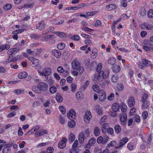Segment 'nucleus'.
I'll return each instance as SVG.
<instances>
[{"label":"nucleus","mask_w":153,"mask_h":153,"mask_svg":"<svg viewBox=\"0 0 153 153\" xmlns=\"http://www.w3.org/2000/svg\"><path fill=\"white\" fill-rule=\"evenodd\" d=\"M54 33L56 34L59 37L61 38H63L66 35L64 33L61 32H56Z\"/></svg>","instance_id":"a19ab883"},{"label":"nucleus","mask_w":153,"mask_h":153,"mask_svg":"<svg viewBox=\"0 0 153 153\" xmlns=\"http://www.w3.org/2000/svg\"><path fill=\"white\" fill-rule=\"evenodd\" d=\"M11 149L10 147L7 146L4 147L2 150L3 153H10Z\"/></svg>","instance_id":"a878e982"},{"label":"nucleus","mask_w":153,"mask_h":153,"mask_svg":"<svg viewBox=\"0 0 153 153\" xmlns=\"http://www.w3.org/2000/svg\"><path fill=\"white\" fill-rule=\"evenodd\" d=\"M75 125V123L73 120H71L68 123V126L70 128H72L74 127Z\"/></svg>","instance_id":"e433bc0d"},{"label":"nucleus","mask_w":153,"mask_h":153,"mask_svg":"<svg viewBox=\"0 0 153 153\" xmlns=\"http://www.w3.org/2000/svg\"><path fill=\"white\" fill-rule=\"evenodd\" d=\"M146 11L144 8H142L140 9L139 12V14L140 16H143L146 14Z\"/></svg>","instance_id":"c03bdc74"},{"label":"nucleus","mask_w":153,"mask_h":153,"mask_svg":"<svg viewBox=\"0 0 153 153\" xmlns=\"http://www.w3.org/2000/svg\"><path fill=\"white\" fill-rule=\"evenodd\" d=\"M65 47V44L63 43H61L57 45V48L59 50L63 49Z\"/></svg>","instance_id":"f704fd0d"},{"label":"nucleus","mask_w":153,"mask_h":153,"mask_svg":"<svg viewBox=\"0 0 153 153\" xmlns=\"http://www.w3.org/2000/svg\"><path fill=\"white\" fill-rule=\"evenodd\" d=\"M51 69L49 68H44L42 71H38L40 74L45 76V78H47L48 76L51 74Z\"/></svg>","instance_id":"7ed1b4c3"},{"label":"nucleus","mask_w":153,"mask_h":153,"mask_svg":"<svg viewBox=\"0 0 153 153\" xmlns=\"http://www.w3.org/2000/svg\"><path fill=\"white\" fill-rule=\"evenodd\" d=\"M96 139L94 137L91 138L88 141V144L85 146V148H89L90 146H93L96 143Z\"/></svg>","instance_id":"ddd939ff"},{"label":"nucleus","mask_w":153,"mask_h":153,"mask_svg":"<svg viewBox=\"0 0 153 153\" xmlns=\"http://www.w3.org/2000/svg\"><path fill=\"white\" fill-rule=\"evenodd\" d=\"M91 132V129L88 128L85 130V132H80L78 137L79 142L81 143H83L85 139L89 136Z\"/></svg>","instance_id":"f257e3e1"},{"label":"nucleus","mask_w":153,"mask_h":153,"mask_svg":"<svg viewBox=\"0 0 153 153\" xmlns=\"http://www.w3.org/2000/svg\"><path fill=\"white\" fill-rule=\"evenodd\" d=\"M46 81L48 82L50 85H52L53 82V79L51 78H46Z\"/></svg>","instance_id":"052dcab7"},{"label":"nucleus","mask_w":153,"mask_h":153,"mask_svg":"<svg viewBox=\"0 0 153 153\" xmlns=\"http://www.w3.org/2000/svg\"><path fill=\"white\" fill-rule=\"evenodd\" d=\"M128 104L129 107L133 106L135 103V102L134 98L133 97H131L127 100Z\"/></svg>","instance_id":"2eb2a0df"},{"label":"nucleus","mask_w":153,"mask_h":153,"mask_svg":"<svg viewBox=\"0 0 153 153\" xmlns=\"http://www.w3.org/2000/svg\"><path fill=\"white\" fill-rule=\"evenodd\" d=\"M80 151V149L78 148L72 147V149L70 151V153H79Z\"/></svg>","instance_id":"72a5a7b5"},{"label":"nucleus","mask_w":153,"mask_h":153,"mask_svg":"<svg viewBox=\"0 0 153 153\" xmlns=\"http://www.w3.org/2000/svg\"><path fill=\"white\" fill-rule=\"evenodd\" d=\"M52 52L53 55L57 58H59L61 55L60 51L56 49L53 50Z\"/></svg>","instance_id":"f3484780"},{"label":"nucleus","mask_w":153,"mask_h":153,"mask_svg":"<svg viewBox=\"0 0 153 153\" xmlns=\"http://www.w3.org/2000/svg\"><path fill=\"white\" fill-rule=\"evenodd\" d=\"M116 143H117L116 141L112 140L109 143L108 146L109 147H113L116 144Z\"/></svg>","instance_id":"09e8293b"},{"label":"nucleus","mask_w":153,"mask_h":153,"mask_svg":"<svg viewBox=\"0 0 153 153\" xmlns=\"http://www.w3.org/2000/svg\"><path fill=\"white\" fill-rule=\"evenodd\" d=\"M112 71L114 73H117L120 70V68L119 65H115L111 67Z\"/></svg>","instance_id":"4be33fe9"},{"label":"nucleus","mask_w":153,"mask_h":153,"mask_svg":"<svg viewBox=\"0 0 153 153\" xmlns=\"http://www.w3.org/2000/svg\"><path fill=\"white\" fill-rule=\"evenodd\" d=\"M67 140V139L66 138L63 137L62 138V140L59 143L58 145L59 147L61 149L65 148L66 146Z\"/></svg>","instance_id":"4468645a"},{"label":"nucleus","mask_w":153,"mask_h":153,"mask_svg":"<svg viewBox=\"0 0 153 153\" xmlns=\"http://www.w3.org/2000/svg\"><path fill=\"white\" fill-rule=\"evenodd\" d=\"M116 8V6L115 4L108 5L106 6V10L107 11H110Z\"/></svg>","instance_id":"412c9836"},{"label":"nucleus","mask_w":153,"mask_h":153,"mask_svg":"<svg viewBox=\"0 0 153 153\" xmlns=\"http://www.w3.org/2000/svg\"><path fill=\"white\" fill-rule=\"evenodd\" d=\"M119 105L117 103H114L112 105V109L114 112L117 111L119 109Z\"/></svg>","instance_id":"393cba45"},{"label":"nucleus","mask_w":153,"mask_h":153,"mask_svg":"<svg viewBox=\"0 0 153 153\" xmlns=\"http://www.w3.org/2000/svg\"><path fill=\"white\" fill-rule=\"evenodd\" d=\"M134 120L137 123L139 122L140 121V117L139 115H136L134 117Z\"/></svg>","instance_id":"774afa93"},{"label":"nucleus","mask_w":153,"mask_h":153,"mask_svg":"<svg viewBox=\"0 0 153 153\" xmlns=\"http://www.w3.org/2000/svg\"><path fill=\"white\" fill-rule=\"evenodd\" d=\"M97 55V53L96 52V49H94L92 51L91 54V57L93 59H94L96 57Z\"/></svg>","instance_id":"49530a36"},{"label":"nucleus","mask_w":153,"mask_h":153,"mask_svg":"<svg viewBox=\"0 0 153 153\" xmlns=\"http://www.w3.org/2000/svg\"><path fill=\"white\" fill-rule=\"evenodd\" d=\"M28 59L30 61V65L32 67H36L39 65V60L38 59L35 58L33 57H30Z\"/></svg>","instance_id":"39448f33"},{"label":"nucleus","mask_w":153,"mask_h":153,"mask_svg":"<svg viewBox=\"0 0 153 153\" xmlns=\"http://www.w3.org/2000/svg\"><path fill=\"white\" fill-rule=\"evenodd\" d=\"M127 119V115L126 113H122L120 115V123L123 125L126 124L125 122Z\"/></svg>","instance_id":"9b49d317"},{"label":"nucleus","mask_w":153,"mask_h":153,"mask_svg":"<svg viewBox=\"0 0 153 153\" xmlns=\"http://www.w3.org/2000/svg\"><path fill=\"white\" fill-rule=\"evenodd\" d=\"M72 66L74 69L78 70L80 74H81L84 71V68L80 66V63L77 60H74L72 62Z\"/></svg>","instance_id":"f03ea898"},{"label":"nucleus","mask_w":153,"mask_h":153,"mask_svg":"<svg viewBox=\"0 0 153 153\" xmlns=\"http://www.w3.org/2000/svg\"><path fill=\"white\" fill-rule=\"evenodd\" d=\"M148 16L149 18L153 17V10L150 9L147 13Z\"/></svg>","instance_id":"8fccbe9b"},{"label":"nucleus","mask_w":153,"mask_h":153,"mask_svg":"<svg viewBox=\"0 0 153 153\" xmlns=\"http://www.w3.org/2000/svg\"><path fill=\"white\" fill-rule=\"evenodd\" d=\"M117 87L119 90L120 91H122L124 88L123 85L121 83L117 84Z\"/></svg>","instance_id":"3c124183"},{"label":"nucleus","mask_w":153,"mask_h":153,"mask_svg":"<svg viewBox=\"0 0 153 153\" xmlns=\"http://www.w3.org/2000/svg\"><path fill=\"white\" fill-rule=\"evenodd\" d=\"M25 29H19L13 31L12 33L14 34H17L19 33H21L24 31Z\"/></svg>","instance_id":"37998d69"},{"label":"nucleus","mask_w":153,"mask_h":153,"mask_svg":"<svg viewBox=\"0 0 153 153\" xmlns=\"http://www.w3.org/2000/svg\"><path fill=\"white\" fill-rule=\"evenodd\" d=\"M23 134L22 130V128L19 127L18 131V134L19 136H22Z\"/></svg>","instance_id":"4d7b16f0"},{"label":"nucleus","mask_w":153,"mask_h":153,"mask_svg":"<svg viewBox=\"0 0 153 153\" xmlns=\"http://www.w3.org/2000/svg\"><path fill=\"white\" fill-rule=\"evenodd\" d=\"M39 26L36 27L37 29L41 30L42 28H44V22L42 21H41L39 23Z\"/></svg>","instance_id":"c9c22d12"},{"label":"nucleus","mask_w":153,"mask_h":153,"mask_svg":"<svg viewBox=\"0 0 153 153\" xmlns=\"http://www.w3.org/2000/svg\"><path fill=\"white\" fill-rule=\"evenodd\" d=\"M121 107H120L121 110L122 112L126 111L127 109V105L123 103H122L121 104Z\"/></svg>","instance_id":"c85d7f7f"},{"label":"nucleus","mask_w":153,"mask_h":153,"mask_svg":"<svg viewBox=\"0 0 153 153\" xmlns=\"http://www.w3.org/2000/svg\"><path fill=\"white\" fill-rule=\"evenodd\" d=\"M99 94V96H106V94L105 92L103 90H99L97 92Z\"/></svg>","instance_id":"e2e57ef3"},{"label":"nucleus","mask_w":153,"mask_h":153,"mask_svg":"<svg viewBox=\"0 0 153 153\" xmlns=\"http://www.w3.org/2000/svg\"><path fill=\"white\" fill-rule=\"evenodd\" d=\"M16 112L15 111H13L9 113L7 116L8 118H11L15 116L16 115Z\"/></svg>","instance_id":"bf43d9fd"},{"label":"nucleus","mask_w":153,"mask_h":153,"mask_svg":"<svg viewBox=\"0 0 153 153\" xmlns=\"http://www.w3.org/2000/svg\"><path fill=\"white\" fill-rule=\"evenodd\" d=\"M59 109L62 114H64L65 113L66 109L64 106L62 105L60 106L59 107Z\"/></svg>","instance_id":"7c9ffc66"},{"label":"nucleus","mask_w":153,"mask_h":153,"mask_svg":"<svg viewBox=\"0 0 153 153\" xmlns=\"http://www.w3.org/2000/svg\"><path fill=\"white\" fill-rule=\"evenodd\" d=\"M25 91L23 89H17L14 90V92L16 95H22L24 94Z\"/></svg>","instance_id":"5701e85b"},{"label":"nucleus","mask_w":153,"mask_h":153,"mask_svg":"<svg viewBox=\"0 0 153 153\" xmlns=\"http://www.w3.org/2000/svg\"><path fill=\"white\" fill-rule=\"evenodd\" d=\"M109 127V125L108 123H105L103 124L101 128L102 131L103 133H106Z\"/></svg>","instance_id":"dca6fc26"},{"label":"nucleus","mask_w":153,"mask_h":153,"mask_svg":"<svg viewBox=\"0 0 153 153\" xmlns=\"http://www.w3.org/2000/svg\"><path fill=\"white\" fill-rule=\"evenodd\" d=\"M116 62V59L112 57L110 58L108 60V63L111 65H114Z\"/></svg>","instance_id":"473e14b6"},{"label":"nucleus","mask_w":153,"mask_h":153,"mask_svg":"<svg viewBox=\"0 0 153 153\" xmlns=\"http://www.w3.org/2000/svg\"><path fill=\"white\" fill-rule=\"evenodd\" d=\"M128 141V139L127 138L125 137L123 138L120 140L119 144L116 146V148L118 149L122 147L123 146L126 144Z\"/></svg>","instance_id":"1a4fd4ad"},{"label":"nucleus","mask_w":153,"mask_h":153,"mask_svg":"<svg viewBox=\"0 0 153 153\" xmlns=\"http://www.w3.org/2000/svg\"><path fill=\"white\" fill-rule=\"evenodd\" d=\"M98 73V76H100H100H103V77H104L105 78H106L108 75V72L106 74H105V75H104V72L102 71H100V72H99Z\"/></svg>","instance_id":"ea45409f"},{"label":"nucleus","mask_w":153,"mask_h":153,"mask_svg":"<svg viewBox=\"0 0 153 153\" xmlns=\"http://www.w3.org/2000/svg\"><path fill=\"white\" fill-rule=\"evenodd\" d=\"M92 88L94 91H96L97 92L99 91V87L97 85H94L92 86Z\"/></svg>","instance_id":"5fc2aeb1"},{"label":"nucleus","mask_w":153,"mask_h":153,"mask_svg":"<svg viewBox=\"0 0 153 153\" xmlns=\"http://www.w3.org/2000/svg\"><path fill=\"white\" fill-rule=\"evenodd\" d=\"M93 4V3H82L80 4L79 5V6L80 7H86L87 6H91Z\"/></svg>","instance_id":"58836bf2"},{"label":"nucleus","mask_w":153,"mask_h":153,"mask_svg":"<svg viewBox=\"0 0 153 153\" xmlns=\"http://www.w3.org/2000/svg\"><path fill=\"white\" fill-rule=\"evenodd\" d=\"M150 63L151 62L148 60L146 59L143 60V65L140 67V68L142 69H143L145 67H147L148 65H149Z\"/></svg>","instance_id":"a211bd4d"},{"label":"nucleus","mask_w":153,"mask_h":153,"mask_svg":"<svg viewBox=\"0 0 153 153\" xmlns=\"http://www.w3.org/2000/svg\"><path fill=\"white\" fill-rule=\"evenodd\" d=\"M46 151L47 153H53L54 151V149L52 147H49L47 148Z\"/></svg>","instance_id":"338daca9"},{"label":"nucleus","mask_w":153,"mask_h":153,"mask_svg":"<svg viewBox=\"0 0 153 153\" xmlns=\"http://www.w3.org/2000/svg\"><path fill=\"white\" fill-rule=\"evenodd\" d=\"M12 6L11 5L8 4H5L3 7V8L6 10H10Z\"/></svg>","instance_id":"a18cd8bd"},{"label":"nucleus","mask_w":153,"mask_h":153,"mask_svg":"<svg viewBox=\"0 0 153 153\" xmlns=\"http://www.w3.org/2000/svg\"><path fill=\"white\" fill-rule=\"evenodd\" d=\"M27 75V72L25 71H23L18 74V77L20 79H22L26 78Z\"/></svg>","instance_id":"aec40b11"},{"label":"nucleus","mask_w":153,"mask_h":153,"mask_svg":"<svg viewBox=\"0 0 153 153\" xmlns=\"http://www.w3.org/2000/svg\"><path fill=\"white\" fill-rule=\"evenodd\" d=\"M115 132L117 134H119L121 131V128L119 125H117L114 126Z\"/></svg>","instance_id":"2f4dec72"},{"label":"nucleus","mask_w":153,"mask_h":153,"mask_svg":"<svg viewBox=\"0 0 153 153\" xmlns=\"http://www.w3.org/2000/svg\"><path fill=\"white\" fill-rule=\"evenodd\" d=\"M57 71L60 73H62L64 71V69L61 66H59L57 68Z\"/></svg>","instance_id":"69168bd1"},{"label":"nucleus","mask_w":153,"mask_h":153,"mask_svg":"<svg viewBox=\"0 0 153 153\" xmlns=\"http://www.w3.org/2000/svg\"><path fill=\"white\" fill-rule=\"evenodd\" d=\"M67 117L70 119H75L76 117L75 111L73 109L70 110L68 113Z\"/></svg>","instance_id":"6e6552de"},{"label":"nucleus","mask_w":153,"mask_h":153,"mask_svg":"<svg viewBox=\"0 0 153 153\" xmlns=\"http://www.w3.org/2000/svg\"><path fill=\"white\" fill-rule=\"evenodd\" d=\"M118 78V77L117 74H114L112 75L111 77V81L113 82L116 83L117 82Z\"/></svg>","instance_id":"4c0bfd02"},{"label":"nucleus","mask_w":153,"mask_h":153,"mask_svg":"<svg viewBox=\"0 0 153 153\" xmlns=\"http://www.w3.org/2000/svg\"><path fill=\"white\" fill-rule=\"evenodd\" d=\"M56 88L54 86H52L49 89L50 92L52 94H53L55 93L56 91Z\"/></svg>","instance_id":"de8ad7c7"},{"label":"nucleus","mask_w":153,"mask_h":153,"mask_svg":"<svg viewBox=\"0 0 153 153\" xmlns=\"http://www.w3.org/2000/svg\"><path fill=\"white\" fill-rule=\"evenodd\" d=\"M92 117V114L91 111L89 110L86 111L83 117L84 122L86 123H88Z\"/></svg>","instance_id":"20e7f679"},{"label":"nucleus","mask_w":153,"mask_h":153,"mask_svg":"<svg viewBox=\"0 0 153 153\" xmlns=\"http://www.w3.org/2000/svg\"><path fill=\"white\" fill-rule=\"evenodd\" d=\"M102 65L101 63H99L97 65L96 69V71L97 72H99L100 70L102 69Z\"/></svg>","instance_id":"680f3d73"},{"label":"nucleus","mask_w":153,"mask_h":153,"mask_svg":"<svg viewBox=\"0 0 153 153\" xmlns=\"http://www.w3.org/2000/svg\"><path fill=\"white\" fill-rule=\"evenodd\" d=\"M147 99V96H143L142 99V101L143 103L142 105V108L143 109L147 108L149 104V102L145 100Z\"/></svg>","instance_id":"f8f14e48"},{"label":"nucleus","mask_w":153,"mask_h":153,"mask_svg":"<svg viewBox=\"0 0 153 153\" xmlns=\"http://www.w3.org/2000/svg\"><path fill=\"white\" fill-rule=\"evenodd\" d=\"M75 136L74 134L71 133L69 135L68 140L70 142H72L75 140Z\"/></svg>","instance_id":"cd10ccee"},{"label":"nucleus","mask_w":153,"mask_h":153,"mask_svg":"<svg viewBox=\"0 0 153 153\" xmlns=\"http://www.w3.org/2000/svg\"><path fill=\"white\" fill-rule=\"evenodd\" d=\"M40 126H39L37 125L33 127L31 129V131H32L33 133H35V134L37 132H39V131H38V130Z\"/></svg>","instance_id":"bb28decb"},{"label":"nucleus","mask_w":153,"mask_h":153,"mask_svg":"<svg viewBox=\"0 0 153 153\" xmlns=\"http://www.w3.org/2000/svg\"><path fill=\"white\" fill-rule=\"evenodd\" d=\"M32 90L36 93H39L41 92V91L38 87V85L37 86H34L32 88Z\"/></svg>","instance_id":"b1692460"},{"label":"nucleus","mask_w":153,"mask_h":153,"mask_svg":"<svg viewBox=\"0 0 153 153\" xmlns=\"http://www.w3.org/2000/svg\"><path fill=\"white\" fill-rule=\"evenodd\" d=\"M38 85L41 91H45L48 89V85L45 82H40Z\"/></svg>","instance_id":"9d476101"},{"label":"nucleus","mask_w":153,"mask_h":153,"mask_svg":"<svg viewBox=\"0 0 153 153\" xmlns=\"http://www.w3.org/2000/svg\"><path fill=\"white\" fill-rule=\"evenodd\" d=\"M30 37L32 38L33 39H39L40 37V36L39 34L35 33H33L31 34L30 35Z\"/></svg>","instance_id":"79ce46f5"},{"label":"nucleus","mask_w":153,"mask_h":153,"mask_svg":"<svg viewBox=\"0 0 153 153\" xmlns=\"http://www.w3.org/2000/svg\"><path fill=\"white\" fill-rule=\"evenodd\" d=\"M94 110L99 115H101L103 113L102 108L98 105L95 106Z\"/></svg>","instance_id":"6ab92c4d"},{"label":"nucleus","mask_w":153,"mask_h":153,"mask_svg":"<svg viewBox=\"0 0 153 153\" xmlns=\"http://www.w3.org/2000/svg\"><path fill=\"white\" fill-rule=\"evenodd\" d=\"M128 149L130 150H132L134 149V145L132 143H130L127 145Z\"/></svg>","instance_id":"864d4df0"},{"label":"nucleus","mask_w":153,"mask_h":153,"mask_svg":"<svg viewBox=\"0 0 153 153\" xmlns=\"http://www.w3.org/2000/svg\"><path fill=\"white\" fill-rule=\"evenodd\" d=\"M48 132L46 129H43L39 131V132H37L35 134L34 136L35 137H38L40 136L47 135Z\"/></svg>","instance_id":"0eeeda50"},{"label":"nucleus","mask_w":153,"mask_h":153,"mask_svg":"<svg viewBox=\"0 0 153 153\" xmlns=\"http://www.w3.org/2000/svg\"><path fill=\"white\" fill-rule=\"evenodd\" d=\"M129 12L128 11L126 13V14H122L121 16V18H123V19H126L127 18L129 17L130 16V15L128 14V13H129Z\"/></svg>","instance_id":"13d9d810"},{"label":"nucleus","mask_w":153,"mask_h":153,"mask_svg":"<svg viewBox=\"0 0 153 153\" xmlns=\"http://www.w3.org/2000/svg\"><path fill=\"white\" fill-rule=\"evenodd\" d=\"M55 98L56 101L59 102H61L63 100L62 96H56Z\"/></svg>","instance_id":"0e129e2a"},{"label":"nucleus","mask_w":153,"mask_h":153,"mask_svg":"<svg viewBox=\"0 0 153 153\" xmlns=\"http://www.w3.org/2000/svg\"><path fill=\"white\" fill-rule=\"evenodd\" d=\"M100 130L99 127H96L94 129V135L96 136H98L100 134Z\"/></svg>","instance_id":"c756f323"},{"label":"nucleus","mask_w":153,"mask_h":153,"mask_svg":"<svg viewBox=\"0 0 153 153\" xmlns=\"http://www.w3.org/2000/svg\"><path fill=\"white\" fill-rule=\"evenodd\" d=\"M71 38L72 39H74L75 41H78L79 40L80 37L78 35H74L72 36Z\"/></svg>","instance_id":"603ef678"},{"label":"nucleus","mask_w":153,"mask_h":153,"mask_svg":"<svg viewBox=\"0 0 153 153\" xmlns=\"http://www.w3.org/2000/svg\"><path fill=\"white\" fill-rule=\"evenodd\" d=\"M59 122L60 123L63 124L65 123V119L61 116L59 117Z\"/></svg>","instance_id":"6e6d98bb"},{"label":"nucleus","mask_w":153,"mask_h":153,"mask_svg":"<svg viewBox=\"0 0 153 153\" xmlns=\"http://www.w3.org/2000/svg\"><path fill=\"white\" fill-rule=\"evenodd\" d=\"M109 138L108 136H105L103 137L102 136H99L97 138V141L98 143L105 144L109 140Z\"/></svg>","instance_id":"423d86ee"}]
</instances>
